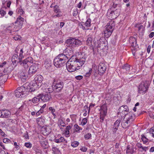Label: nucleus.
Listing matches in <instances>:
<instances>
[{
  "label": "nucleus",
  "mask_w": 154,
  "mask_h": 154,
  "mask_svg": "<svg viewBox=\"0 0 154 154\" xmlns=\"http://www.w3.org/2000/svg\"><path fill=\"white\" fill-rule=\"evenodd\" d=\"M44 111L42 109H40L36 113V116L37 117L44 112Z\"/></svg>",
  "instance_id": "nucleus-45"
},
{
  "label": "nucleus",
  "mask_w": 154,
  "mask_h": 154,
  "mask_svg": "<svg viewBox=\"0 0 154 154\" xmlns=\"http://www.w3.org/2000/svg\"><path fill=\"white\" fill-rule=\"evenodd\" d=\"M118 127H114V126H113L112 129V131L113 132V134H115L116 132L117 131L118 129Z\"/></svg>",
  "instance_id": "nucleus-57"
},
{
  "label": "nucleus",
  "mask_w": 154,
  "mask_h": 154,
  "mask_svg": "<svg viewBox=\"0 0 154 154\" xmlns=\"http://www.w3.org/2000/svg\"><path fill=\"white\" fill-rule=\"evenodd\" d=\"M148 81H145L141 83L138 88V93L140 94L145 93L148 90L149 87Z\"/></svg>",
  "instance_id": "nucleus-6"
},
{
  "label": "nucleus",
  "mask_w": 154,
  "mask_h": 154,
  "mask_svg": "<svg viewBox=\"0 0 154 154\" xmlns=\"http://www.w3.org/2000/svg\"><path fill=\"white\" fill-rule=\"evenodd\" d=\"M43 80V77L40 75H37L35 78L34 79V86H36V88L38 87L39 88L40 87L42 84V81Z\"/></svg>",
  "instance_id": "nucleus-9"
},
{
  "label": "nucleus",
  "mask_w": 154,
  "mask_h": 154,
  "mask_svg": "<svg viewBox=\"0 0 154 154\" xmlns=\"http://www.w3.org/2000/svg\"><path fill=\"white\" fill-rule=\"evenodd\" d=\"M129 41L130 44L131 45L132 48H133V49L134 50H135V47L137 45V39L136 38L133 37H131L129 38Z\"/></svg>",
  "instance_id": "nucleus-16"
},
{
  "label": "nucleus",
  "mask_w": 154,
  "mask_h": 154,
  "mask_svg": "<svg viewBox=\"0 0 154 154\" xmlns=\"http://www.w3.org/2000/svg\"><path fill=\"white\" fill-rule=\"evenodd\" d=\"M87 119L86 118H83L82 119V122H81L82 125H85L86 124V123L87 122Z\"/></svg>",
  "instance_id": "nucleus-48"
},
{
  "label": "nucleus",
  "mask_w": 154,
  "mask_h": 154,
  "mask_svg": "<svg viewBox=\"0 0 154 154\" xmlns=\"http://www.w3.org/2000/svg\"><path fill=\"white\" fill-rule=\"evenodd\" d=\"M48 110L50 111L51 112L54 117H55L56 116V115L54 113L55 112V110L53 107H50L48 108Z\"/></svg>",
  "instance_id": "nucleus-35"
},
{
  "label": "nucleus",
  "mask_w": 154,
  "mask_h": 154,
  "mask_svg": "<svg viewBox=\"0 0 154 154\" xmlns=\"http://www.w3.org/2000/svg\"><path fill=\"white\" fill-rule=\"evenodd\" d=\"M53 153L54 154H59L60 152L58 149L56 147H53L52 149Z\"/></svg>",
  "instance_id": "nucleus-33"
},
{
  "label": "nucleus",
  "mask_w": 154,
  "mask_h": 154,
  "mask_svg": "<svg viewBox=\"0 0 154 154\" xmlns=\"http://www.w3.org/2000/svg\"><path fill=\"white\" fill-rule=\"evenodd\" d=\"M91 137V134L90 133H88L84 136V138L86 140H88Z\"/></svg>",
  "instance_id": "nucleus-44"
},
{
  "label": "nucleus",
  "mask_w": 154,
  "mask_h": 154,
  "mask_svg": "<svg viewBox=\"0 0 154 154\" xmlns=\"http://www.w3.org/2000/svg\"><path fill=\"white\" fill-rule=\"evenodd\" d=\"M128 107L126 105H124L121 106L119 109L118 115H120L121 117L125 115L127 112L129 111Z\"/></svg>",
  "instance_id": "nucleus-8"
},
{
  "label": "nucleus",
  "mask_w": 154,
  "mask_h": 154,
  "mask_svg": "<svg viewBox=\"0 0 154 154\" xmlns=\"http://www.w3.org/2000/svg\"><path fill=\"white\" fill-rule=\"evenodd\" d=\"M110 16H111V18L112 19H115L117 17H116V15L114 14V12H113L112 11L110 13Z\"/></svg>",
  "instance_id": "nucleus-50"
},
{
  "label": "nucleus",
  "mask_w": 154,
  "mask_h": 154,
  "mask_svg": "<svg viewBox=\"0 0 154 154\" xmlns=\"http://www.w3.org/2000/svg\"><path fill=\"white\" fill-rule=\"evenodd\" d=\"M62 16V14H61V13H58L57 14H55L53 16V17L56 18L57 17H61Z\"/></svg>",
  "instance_id": "nucleus-53"
},
{
  "label": "nucleus",
  "mask_w": 154,
  "mask_h": 154,
  "mask_svg": "<svg viewBox=\"0 0 154 154\" xmlns=\"http://www.w3.org/2000/svg\"><path fill=\"white\" fill-rule=\"evenodd\" d=\"M0 135L3 137H5V134L2 131L0 128Z\"/></svg>",
  "instance_id": "nucleus-60"
},
{
  "label": "nucleus",
  "mask_w": 154,
  "mask_h": 154,
  "mask_svg": "<svg viewBox=\"0 0 154 154\" xmlns=\"http://www.w3.org/2000/svg\"><path fill=\"white\" fill-rule=\"evenodd\" d=\"M120 5L116 3L115 2L113 3L112 6L111 8V10L116 9L117 8H120Z\"/></svg>",
  "instance_id": "nucleus-29"
},
{
  "label": "nucleus",
  "mask_w": 154,
  "mask_h": 154,
  "mask_svg": "<svg viewBox=\"0 0 154 154\" xmlns=\"http://www.w3.org/2000/svg\"><path fill=\"white\" fill-rule=\"evenodd\" d=\"M10 141H11L8 138H5L3 140V142L5 143H8Z\"/></svg>",
  "instance_id": "nucleus-54"
},
{
  "label": "nucleus",
  "mask_w": 154,
  "mask_h": 154,
  "mask_svg": "<svg viewBox=\"0 0 154 154\" xmlns=\"http://www.w3.org/2000/svg\"><path fill=\"white\" fill-rule=\"evenodd\" d=\"M69 57L63 54H59L54 60V65L57 67H60L64 65Z\"/></svg>",
  "instance_id": "nucleus-2"
},
{
  "label": "nucleus",
  "mask_w": 154,
  "mask_h": 154,
  "mask_svg": "<svg viewBox=\"0 0 154 154\" xmlns=\"http://www.w3.org/2000/svg\"><path fill=\"white\" fill-rule=\"evenodd\" d=\"M41 97L40 94L37 96L34 97L32 99V101L34 103H36L38 102L41 99Z\"/></svg>",
  "instance_id": "nucleus-27"
},
{
  "label": "nucleus",
  "mask_w": 154,
  "mask_h": 154,
  "mask_svg": "<svg viewBox=\"0 0 154 154\" xmlns=\"http://www.w3.org/2000/svg\"><path fill=\"white\" fill-rule=\"evenodd\" d=\"M71 146L73 147H75L77 146V141H74L72 142Z\"/></svg>",
  "instance_id": "nucleus-51"
},
{
  "label": "nucleus",
  "mask_w": 154,
  "mask_h": 154,
  "mask_svg": "<svg viewBox=\"0 0 154 154\" xmlns=\"http://www.w3.org/2000/svg\"><path fill=\"white\" fill-rule=\"evenodd\" d=\"M141 139L144 144L146 143L148 141V139L143 134L141 135Z\"/></svg>",
  "instance_id": "nucleus-36"
},
{
  "label": "nucleus",
  "mask_w": 154,
  "mask_h": 154,
  "mask_svg": "<svg viewBox=\"0 0 154 154\" xmlns=\"http://www.w3.org/2000/svg\"><path fill=\"white\" fill-rule=\"evenodd\" d=\"M64 141H65L64 138L62 137L60 134H58L54 140V141L57 143H60Z\"/></svg>",
  "instance_id": "nucleus-19"
},
{
  "label": "nucleus",
  "mask_w": 154,
  "mask_h": 154,
  "mask_svg": "<svg viewBox=\"0 0 154 154\" xmlns=\"http://www.w3.org/2000/svg\"><path fill=\"white\" fill-rule=\"evenodd\" d=\"M38 107V106H32V108L34 109L35 112H36L38 111V110L39 109H37L36 108Z\"/></svg>",
  "instance_id": "nucleus-61"
},
{
  "label": "nucleus",
  "mask_w": 154,
  "mask_h": 154,
  "mask_svg": "<svg viewBox=\"0 0 154 154\" xmlns=\"http://www.w3.org/2000/svg\"><path fill=\"white\" fill-rule=\"evenodd\" d=\"M80 149L82 151L86 152L87 149V148L86 147H82L80 148Z\"/></svg>",
  "instance_id": "nucleus-64"
},
{
  "label": "nucleus",
  "mask_w": 154,
  "mask_h": 154,
  "mask_svg": "<svg viewBox=\"0 0 154 154\" xmlns=\"http://www.w3.org/2000/svg\"><path fill=\"white\" fill-rule=\"evenodd\" d=\"M54 90H55L54 88L52 87V85L51 87L48 88L46 90V91L48 93L47 94H50V93L52 92Z\"/></svg>",
  "instance_id": "nucleus-42"
},
{
  "label": "nucleus",
  "mask_w": 154,
  "mask_h": 154,
  "mask_svg": "<svg viewBox=\"0 0 154 154\" xmlns=\"http://www.w3.org/2000/svg\"><path fill=\"white\" fill-rule=\"evenodd\" d=\"M112 10L116 15V17H117L120 13V8H117L116 9Z\"/></svg>",
  "instance_id": "nucleus-32"
},
{
  "label": "nucleus",
  "mask_w": 154,
  "mask_h": 154,
  "mask_svg": "<svg viewBox=\"0 0 154 154\" xmlns=\"http://www.w3.org/2000/svg\"><path fill=\"white\" fill-rule=\"evenodd\" d=\"M71 127L70 125L67 126L66 128V129L64 131V133L66 134H69V130L71 129Z\"/></svg>",
  "instance_id": "nucleus-39"
},
{
  "label": "nucleus",
  "mask_w": 154,
  "mask_h": 154,
  "mask_svg": "<svg viewBox=\"0 0 154 154\" xmlns=\"http://www.w3.org/2000/svg\"><path fill=\"white\" fill-rule=\"evenodd\" d=\"M124 116H125V117L124 118L131 123H132L135 119V115L131 112H129L126 113V115Z\"/></svg>",
  "instance_id": "nucleus-13"
},
{
  "label": "nucleus",
  "mask_w": 154,
  "mask_h": 154,
  "mask_svg": "<svg viewBox=\"0 0 154 154\" xmlns=\"http://www.w3.org/2000/svg\"><path fill=\"white\" fill-rule=\"evenodd\" d=\"M66 43L67 44L69 47H71L72 48L75 47L76 43V39L74 38L71 37L66 41Z\"/></svg>",
  "instance_id": "nucleus-15"
},
{
  "label": "nucleus",
  "mask_w": 154,
  "mask_h": 154,
  "mask_svg": "<svg viewBox=\"0 0 154 154\" xmlns=\"http://www.w3.org/2000/svg\"><path fill=\"white\" fill-rule=\"evenodd\" d=\"M11 115L10 112L7 110H2V118H8Z\"/></svg>",
  "instance_id": "nucleus-21"
},
{
  "label": "nucleus",
  "mask_w": 154,
  "mask_h": 154,
  "mask_svg": "<svg viewBox=\"0 0 154 154\" xmlns=\"http://www.w3.org/2000/svg\"><path fill=\"white\" fill-rule=\"evenodd\" d=\"M52 87L57 92L61 91L63 87V83L61 81L57 80L55 79L52 85Z\"/></svg>",
  "instance_id": "nucleus-7"
},
{
  "label": "nucleus",
  "mask_w": 154,
  "mask_h": 154,
  "mask_svg": "<svg viewBox=\"0 0 154 154\" xmlns=\"http://www.w3.org/2000/svg\"><path fill=\"white\" fill-rule=\"evenodd\" d=\"M58 126L59 128L60 126L64 127L65 126V124L62 119L59 120L58 122Z\"/></svg>",
  "instance_id": "nucleus-38"
},
{
  "label": "nucleus",
  "mask_w": 154,
  "mask_h": 154,
  "mask_svg": "<svg viewBox=\"0 0 154 154\" xmlns=\"http://www.w3.org/2000/svg\"><path fill=\"white\" fill-rule=\"evenodd\" d=\"M100 109V114H102L104 115H106L107 108L106 105L103 104L101 106Z\"/></svg>",
  "instance_id": "nucleus-20"
},
{
  "label": "nucleus",
  "mask_w": 154,
  "mask_h": 154,
  "mask_svg": "<svg viewBox=\"0 0 154 154\" xmlns=\"http://www.w3.org/2000/svg\"><path fill=\"white\" fill-rule=\"evenodd\" d=\"M106 66L104 63H100L99 64L98 68V72L99 75H102L106 71Z\"/></svg>",
  "instance_id": "nucleus-11"
},
{
  "label": "nucleus",
  "mask_w": 154,
  "mask_h": 154,
  "mask_svg": "<svg viewBox=\"0 0 154 154\" xmlns=\"http://www.w3.org/2000/svg\"><path fill=\"white\" fill-rule=\"evenodd\" d=\"M92 38L91 37H88L87 41V44L89 46H93L92 45Z\"/></svg>",
  "instance_id": "nucleus-34"
},
{
  "label": "nucleus",
  "mask_w": 154,
  "mask_h": 154,
  "mask_svg": "<svg viewBox=\"0 0 154 154\" xmlns=\"http://www.w3.org/2000/svg\"><path fill=\"white\" fill-rule=\"evenodd\" d=\"M80 58H78V63H79V64L78 63V67L82 66L84 63L85 58L84 57H82L81 58V57H79Z\"/></svg>",
  "instance_id": "nucleus-23"
},
{
  "label": "nucleus",
  "mask_w": 154,
  "mask_h": 154,
  "mask_svg": "<svg viewBox=\"0 0 154 154\" xmlns=\"http://www.w3.org/2000/svg\"><path fill=\"white\" fill-rule=\"evenodd\" d=\"M45 68L47 69L49 68V67L51 66L50 65V63H48L47 62H45Z\"/></svg>",
  "instance_id": "nucleus-58"
},
{
  "label": "nucleus",
  "mask_w": 154,
  "mask_h": 154,
  "mask_svg": "<svg viewBox=\"0 0 154 154\" xmlns=\"http://www.w3.org/2000/svg\"><path fill=\"white\" fill-rule=\"evenodd\" d=\"M6 14V12L2 8L0 9V14L1 16V17H3Z\"/></svg>",
  "instance_id": "nucleus-43"
},
{
  "label": "nucleus",
  "mask_w": 154,
  "mask_h": 154,
  "mask_svg": "<svg viewBox=\"0 0 154 154\" xmlns=\"http://www.w3.org/2000/svg\"><path fill=\"white\" fill-rule=\"evenodd\" d=\"M121 121V119H118L115 122L113 126H114V127L118 128Z\"/></svg>",
  "instance_id": "nucleus-41"
},
{
  "label": "nucleus",
  "mask_w": 154,
  "mask_h": 154,
  "mask_svg": "<svg viewBox=\"0 0 154 154\" xmlns=\"http://www.w3.org/2000/svg\"><path fill=\"white\" fill-rule=\"evenodd\" d=\"M134 152V149L130 146L128 145L126 149V153L127 154H132Z\"/></svg>",
  "instance_id": "nucleus-26"
},
{
  "label": "nucleus",
  "mask_w": 154,
  "mask_h": 154,
  "mask_svg": "<svg viewBox=\"0 0 154 154\" xmlns=\"http://www.w3.org/2000/svg\"><path fill=\"white\" fill-rule=\"evenodd\" d=\"M131 123L124 118L122 121L121 125L123 128H126L130 126Z\"/></svg>",
  "instance_id": "nucleus-18"
},
{
  "label": "nucleus",
  "mask_w": 154,
  "mask_h": 154,
  "mask_svg": "<svg viewBox=\"0 0 154 154\" xmlns=\"http://www.w3.org/2000/svg\"><path fill=\"white\" fill-rule=\"evenodd\" d=\"M22 59L18 57L17 54L14 55L12 58L11 61L13 63H20L21 64L24 68L26 69L28 68L31 63H33V59L31 57H29L24 59L23 61H22Z\"/></svg>",
  "instance_id": "nucleus-1"
},
{
  "label": "nucleus",
  "mask_w": 154,
  "mask_h": 154,
  "mask_svg": "<svg viewBox=\"0 0 154 154\" xmlns=\"http://www.w3.org/2000/svg\"><path fill=\"white\" fill-rule=\"evenodd\" d=\"M77 56L76 55H74L66 63V66L67 70L72 72L76 70L77 65Z\"/></svg>",
  "instance_id": "nucleus-3"
},
{
  "label": "nucleus",
  "mask_w": 154,
  "mask_h": 154,
  "mask_svg": "<svg viewBox=\"0 0 154 154\" xmlns=\"http://www.w3.org/2000/svg\"><path fill=\"white\" fill-rule=\"evenodd\" d=\"M38 64L35 63L30 66L28 71L29 74L31 75L35 74L38 69Z\"/></svg>",
  "instance_id": "nucleus-12"
},
{
  "label": "nucleus",
  "mask_w": 154,
  "mask_h": 154,
  "mask_svg": "<svg viewBox=\"0 0 154 154\" xmlns=\"http://www.w3.org/2000/svg\"><path fill=\"white\" fill-rule=\"evenodd\" d=\"M84 23L83 22L79 23V24L80 28L82 29L83 30L86 29L85 26H83Z\"/></svg>",
  "instance_id": "nucleus-47"
},
{
  "label": "nucleus",
  "mask_w": 154,
  "mask_h": 154,
  "mask_svg": "<svg viewBox=\"0 0 154 154\" xmlns=\"http://www.w3.org/2000/svg\"><path fill=\"white\" fill-rule=\"evenodd\" d=\"M106 115H104L102 114H100V119L101 120L100 121V122H102L103 121L104 117L106 116Z\"/></svg>",
  "instance_id": "nucleus-55"
},
{
  "label": "nucleus",
  "mask_w": 154,
  "mask_h": 154,
  "mask_svg": "<svg viewBox=\"0 0 154 154\" xmlns=\"http://www.w3.org/2000/svg\"><path fill=\"white\" fill-rule=\"evenodd\" d=\"M41 99L44 102L48 101L51 98V96L50 94H40Z\"/></svg>",
  "instance_id": "nucleus-17"
},
{
  "label": "nucleus",
  "mask_w": 154,
  "mask_h": 154,
  "mask_svg": "<svg viewBox=\"0 0 154 154\" xmlns=\"http://www.w3.org/2000/svg\"><path fill=\"white\" fill-rule=\"evenodd\" d=\"M74 128H73V133H75L77 131V125L75 124L74 126Z\"/></svg>",
  "instance_id": "nucleus-59"
},
{
  "label": "nucleus",
  "mask_w": 154,
  "mask_h": 154,
  "mask_svg": "<svg viewBox=\"0 0 154 154\" xmlns=\"http://www.w3.org/2000/svg\"><path fill=\"white\" fill-rule=\"evenodd\" d=\"M24 12V11H23L22 9V8H20L18 11V14H20V15H22L23 14Z\"/></svg>",
  "instance_id": "nucleus-56"
},
{
  "label": "nucleus",
  "mask_w": 154,
  "mask_h": 154,
  "mask_svg": "<svg viewBox=\"0 0 154 154\" xmlns=\"http://www.w3.org/2000/svg\"><path fill=\"white\" fill-rule=\"evenodd\" d=\"M143 151H144L145 152H146L147 150H148V147H143L142 146V147L141 148Z\"/></svg>",
  "instance_id": "nucleus-63"
},
{
  "label": "nucleus",
  "mask_w": 154,
  "mask_h": 154,
  "mask_svg": "<svg viewBox=\"0 0 154 154\" xmlns=\"http://www.w3.org/2000/svg\"><path fill=\"white\" fill-rule=\"evenodd\" d=\"M40 144L45 149L47 148V146L48 144V143L46 139L43 138L40 140Z\"/></svg>",
  "instance_id": "nucleus-24"
},
{
  "label": "nucleus",
  "mask_w": 154,
  "mask_h": 154,
  "mask_svg": "<svg viewBox=\"0 0 154 154\" xmlns=\"http://www.w3.org/2000/svg\"><path fill=\"white\" fill-rule=\"evenodd\" d=\"M13 28H14V26L12 24L11 26H9L6 28V31L8 33H11V31Z\"/></svg>",
  "instance_id": "nucleus-30"
},
{
  "label": "nucleus",
  "mask_w": 154,
  "mask_h": 154,
  "mask_svg": "<svg viewBox=\"0 0 154 154\" xmlns=\"http://www.w3.org/2000/svg\"><path fill=\"white\" fill-rule=\"evenodd\" d=\"M105 41L106 40L104 39V41H103L102 39H100L99 40H97L94 43V48H99L100 49H103L106 45Z\"/></svg>",
  "instance_id": "nucleus-10"
},
{
  "label": "nucleus",
  "mask_w": 154,
  "mask_h": 154,
  "mask_svg": "<svg viewBox=\"0 0 154 154\" xmlns=\"http://www.w3.org/2000/svg\"><path fill=\"white\" fill-rule=\"evenodd\" d=\"M24 145L28 148H31L32 146V144L30 143H25Z\"/></svg>",
  "instance_id": "nucleus-49"
},
{
  "label": "nucleus",
  "mask_w": 154,
  "mask_h": 154,
  "mask_svg": "<svg viewBox=\"0 0 154 154\" xmlns=\"http://www.w3.org/2000/svg\"><path fill=\"white\" fill-rule=\"evenodd\" d=\"M91 72H92V69L90 68L89 69L88 72L86 73V75H85V76L86 77H89L91 75Z\"/></svg>",
  "instance_id": "nucleus-52"
},
{
  "label": "nucleus",
  "mask_w": 154,
  "mask_h": 154,
  "mask_svg": "<svg viewBox=\"0 0 154 154\" xmlns=\"http://www.w3.org/2000/svg\"><path fill=\"white\" fill-rule=\"evenodd\" d=\"M45 120L43 117L41 116V117L38 118L36 119V122L38 125L40 126L43 125L45 122Z\"/></svg>",
  "instance_id": "nucleus-22"
},
{
  "label": "nucleus",
  "mask_w": 154,
  "mask_h": 154,
  "mask_svg": "<svg viewBox=\"0 0 154 154\" xmlns=\"http://www.w3.org/2000/svg\"><path fill=\"white\" fill-rule=\"evenodd\" d=\"M24 21V18L20 16L17 18L16 21L15 22V23L19 24L20 27L22 26Z\"/></svg>",
  "instance_id": "nucleus-25"
},
{
  "label": "nucleus",
  "mask_w": 154,
  "mask_h": 154,
  "mask_svg": "<svg viewBox=\"0 0 154 154\" xmlns=\"http://www.w3.org/2000/svg\"><path fill=\"white\" fill-rule=\"evenodd\" d=\"M23 48H22L21 49L20 51V54H19V57H20V58L22 59L24 57L23 55Z\"/></svg>",
  "instance_id": "nucleus-46"
},
{
  "label": "nucleus",
  "mask_w": 154,
  "mask_h": 154,
  "mask_svg": "<svg viewBox=\"0 0 154 154\" xmlns=\"http://www.w3.org/2000/svg\"><path fill=\"white\" fill-rule=\"evenodd\" d=\"M1 76H2L3 78H5V79L3 81V82H5L6 81L7 78L8 77V75L7 74H3L2 72H0V77Z\"/></svg>",
  "instance_id": "nucleus-37"
},
{
  "label": "nucleus",
  "mask_w": 154,
  "mask_h": 154,
  "mask_svg": "<svg viewBox=\"0 0 154 154\" xmlns=\"http://www.w3.org/2000/svg\"><path fill=\"white\" fill-rule=\"evenodd\" d=\"M54 11L56 14L61 13V11L59 6L56 5L54 7Z\"/></svg>",
  "instance_id": "nucleus-31"
},
{
  "label": "nucleus",
  "mask_w": 154,
  "mask_h": 154,
  "mask_svg": "<svg viewBox=\"0 0 154 154\" xmlns=\"http://www.w3.org/2000/svg\"><path fill=\"white\" fill-rule=\"evenodd\" d=\"M136 145L139 148L141 149L142 147V144L140 143H138Z\"/></svg>",
  "instance_id": "nucleus-62"
},
{
  "label": "nucleus",
  "mask_w": 154,
  "mask_h": 154,
  "mask_svg": "<svg viewBox=\"0 0 154 154\" xmlns=\"http://www.w3.org/2000/svg\"><path fill=\"white\" fill-rule=\"evenodd\" d=\"M122 69L127 73V71L130 70V66L128 64H125L122 66Z\"/></svg>",
  "instance_id": "nucleus-28"
},
{
  "label": "nucleus",
  "mask_w": 154,
  "mask_h": 154,
  "mask_svg": "<svg viewBox=\"0 0 154 154\" xmlns=\"http://www.w3.org/2000/svg\"><path fill=\"white\" fill-rule=\"evenodd\" d=\"M91 20L90 19H88L86 22L85 23V25L87 27H90L91 26Z\"/></svg>",
  "instance_id": "nucleus-40"
},
{
  "label": "nucleus",
  "mask_w": 154,
  "mask_h": 154,
  "mask_svg": "<svg viewBox=\"0 0 154 154\" xmlns=\"http://www.w3.org/2000/svg\"><path fill=\"white\" fill-rule=\"evenodd\" d=\"M19 76L20 81L23 83L25 82H26V79L28 78V75L26 73V70L25 69L22 72H20L19 73Z\"/></svg>",
  "instance_id": "nucleus-14"
},
{
  "label": "nucleus",
  "mask_w": 154,
  "mask_h": 154,
  "mask_svg": "<svg viewBox=\"0 0 154 154\" xmlns=\"http://www.w3.org/2000/svg\"><path fill=\"white\" fill-rule=\"evenodd\" d=\"M115 25L114 21H110L107 23L103 31L105 38H107L111 35L114 29Z\"/></svg>",
  "instance_id": "nucleus-5"
},
{
  "label": "nucleus",
  "mask_w": 154,
  "mask_h": 154,
  "mask_svg": "<svg viewBox=\"0 0 154 154\" xmlns=\"http://www.w3.org/2000/svg\"><path fill=\"white\" fill-rule=\"evenodd\" d=\"M26 85H24L23 86H21L20 87L18 88L15 91V95L16 97H22V95L26 94L27 92L29 91L32 93L35 91V89H34V90L30 88V90H29V89H28L27 87L26 88Z\"/></svg>",
  "instance_id": "nucleus-4"
}]
</instances>
